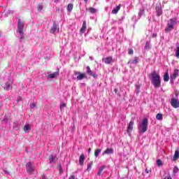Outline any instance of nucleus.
<instances>
[{
	"mask_svg": "<svg viewBox=\"0 0 179 179\" xmlns=\"http://www.w3.org/2000/svg\"><path fill=\"white\" fill-rule=\"evenodd\" d=\"M150 80L155 89H158L162 86V78L156 71H152L150 74Z\"/></svg>",
	"mask_w": 179,
	"mask_h": 179,
	"instance_id": "f257e3e1",
	"label": "nucleus"
},
{
	"mask_svg": "<svg viewBox=\"0 0 179 179\" xmlns=\"http://www.w3.org/2000/svg\"><path fill=\"white\" fill-rule=\"evenodd\" d=\"M148 125H149V120L148 118H144L141 122L138 124V130L140 134H145L148 131Z\"/></svg>",
	"mask_w": 179,
	"mask_h": 179,
	"instance_id": "f03ea898",
	"label": "nucleus"
},
{
	"mask_svg": "<svg viewBox=\"0 0 179 179\" xmlns=\"http://www.w3.org/2000/svg\"><path fill=\"white\" fill-rule=\"evenodd\" d=\"M24 27V22H23L21 19H18L17 32H18L20 34V41H22L23 38H24V35L23 34Z\"/></svg>",
	"mask_w": 179,
	"mask_h": 179,
	"instance_id": "7ed1b4c3",
	"label": "nucleus"
},
{
	"mask_svg": "<svg viewBox=\"0 0 179 179\" xmlns=\"http://www.w3.org/2000/svg\"><path fill=\"white\" fill-rule=\"evenodd\" d=\"M177 24V17L171 18L168 21L167 27L165 29L166 33H170L171 30H174V25Z\"/></svg>",
	"mask_w": 179,
	"mask_h": 179,
	"instance_id": "20e7f679",
	"label": "nucleus"
},
{
	"mask_svg": "<svg viewBox=\"0 0 179 179\" xmlns=\"http://www.w3.org/2000/svg\"><path fill=\"white\" fill-rule=\"evenodd\" d=\"M171 106L173 107V108H179V101L177 98H171Z\"/></svg>",
	"mask_w": 179,
	"mask_h": 179,
	"instance_id": "39448f33",
	"label": "nucleus"
},
{
	"mask_svg": "<svg viewBox=\"0 0 179 179\" xmlns=\"http://www.w3.org/2000/svg\"><path fill=\"white\" fill-rule=\"evenodd\" d=\"M179 76V70L177 69H175L173 70V73L170 76L171 82H173V80H176L177 78H178Z\"/></svg>",
	"mask_w": 179,
	"mask_h": 179,
	"instance_id": "423d86ee",
	"label": "nucleus"
},
{
	"mask_svg": "<svg viewBox=\"0 0 179 179\" xmlns=\"http://www.w3.org/2000/svg\"><path fill=\"white\" fill-rule=\"evenodd\" d=\"M57 31H59V27L58 26V24H57L56 22H54L53 25L50 29V33L52 34H54V33H57Z\"/></svg>",
	"mask_w": 179,
	"mask_h": 179,
	"instance_id": "0eeeda50",
	"label": "nucleus"
},
{
	"mask_svg": "<svg viewBox=\"0 0 179 179\" xmlns=\"http://www.w3.org/2000/svg\"><path fill=\"white\" fill-rule=\"evenodd\" d=\"M12 81L10 80H8L5 85L3 86L4 90H12Z\"/></svg>",
	"mask_w": 179,
	"mask_h": 179,
	"instance_id": "6e6552de",
	"label": "nucleus"
},
{
	"mask_svg": "<svg viewBox=\"0 0 179 179\" xmlns=\"http://www.w3.org/2000/svg\"><path fill=\"white\" fill-rule=\"evenodd\" d=\"M26 169L28 173H33L34 171V167H33V164L31 162L27 163Z\"/></svg>",
	"mask_w": 179,
	"mask_h": 179,
	"instance_id": "1a4fd4ad",
	"label": "nucleus"
},
{
	"mask_svg": "<svg viewBox=\"0 0 179 179\" xmlns=\"http://www.w3.org/2000/svg\"><path fill=\"white\" fill-rule=\"evenodd\" d=\"M103 62L106 64H110L111 62H114V59H113V57L109 56L108 57H105L102 59Z\"/></svg>",
	"mask_w": 179,
	"mask_h": 179,
	"instance_id": "9d476101",
	"label": "nucleus"
},
{
	"mask_svg": "<svg viewBox=\"0 0 179 179\" xmlns=\"http://www.w3.org/2000/svg\"><path fill=\"white\" fill-rule=\"evenodd\" d=\"M139 63V58L138 57H135L134 59H130L128 62V65H136Z\"/></svg>",
	"mask_w": 179,
	"mask_h": 179,
	"instance_id": "9b49d317",
	"label": "nucleus"
},
{
	"mask_svg": "<svg viewBox=\"0 0 179 179\" xmlns=\"http://www.w3.org/2000/svg\"><path fill=\"white\" fill-rule=\"evenodd\" d=\"M75 75H78L77 76L78 80H82L85 79V78H86L85 73H80V72H78V71H76Z\"/></svg>",
	"mask_w": 179,
	"mask_h": 179,
	"instance_id": "f8f14e48",
	"label": "nucleus"
},
{
	"mask_svg": "<svg viewBox=\"0 0 179 179\" xmlns=\"http://www.w3.org/2000/svg\"><path fill=\"white\" fill-rule=\"evenodd\" d=\"M87 73L90 75V76H92L93 78H97V75L96 74V73L92 71V70L90 69V66H87Z\"/></svg>",
	"mask_w": 179,
	"mask_h": 179,
	"instance_id": "ddd939ff",
	"label": "nucleus"
},
{
	"mask_svg": "<svg viewBox=\"0 0 179 179\" xmlns=\"http://www.w3.org/2000/svg\"><path fill=\"white\" fill-rule=\"evenodd\" d=\"M134 121H130L127 126V134H131L132 132V129H134Z\"/></svg>",
	"mask_w": 179,
	"mask_h": 179,
	"instance_id": "4468645a",
	"label": "nucleus"
},
{
	"mask_svg": "<svg viewBox=\"0 0 179 179\" xmlns=\"http://www.w3.org/2000/svg\"><path fill=\"white\" fill-rule=\"evenodd\" d=\"M156 13H157V16H162V14L163 13V10H162V6L158 5L156 6Z\"/></svg>",
	"mask_w": 179,
	"mask_h": 179,
	"instance_id": "2eb2a0df",
	"label": "nucleus"
},
{
	"mask_svg": "<svg viewBox=\"0 0 179 179\" xmlns=\"http://www.w3.org/2000/svg\"><path fill=\"white\" fill-rule=\"evenodd\" d=\"M59 76V71H55L53 73L49 74L48 78L50 79H54V78H57V76Z\"/></svg>",
	"mask_w": 179,
	"mask_h": 179,
	"instance_id": "dca6fc26",
	"label": "nucleus"
},
{
	"mask_svg": "<svg viewBox=\"0 0 179 179\" xmlns=\"http://www.w3.org/2000/svg\"><path fill=\"white\" fill-rule=\"evenodd\" d=\"M113 153H114V149L113 148H107L103 152V155H113Z\"/></svg>",
	"mask_w": 179,
	"mask_h": 179,
	"instance_id": "f3484780",
	"label": "nucleus"
},
{
	"mask_svg": "<svg viewBox=\"0 0 179 179\" xmlns=\"http://www.w3.org/2000/svg\"><path fill=\"white\" fill-rule=\"evenodd\" d=\"M120 9H121V5H119L117 6H116L115 8H113L112 10L113 15H117V13H118V11L120 10Z\"/></svg>",
	"mask_w": 179,
	"mask_h": 179,
	"instance_id": "a211bd4d",
	"label": "nucleus"
},
{
	"mask_svg": "<svg viewBox=\"0 0 179 179\" xmlns=\"http://www.w3.org/2000/svg\"><path fill=\"white\" fill-rule=\"evenodd\" d=\"M80 165L83 166V164L85 163V155L81 154L79 159Z\"/></svg>",
	"mask_w": 179,
	"mask_h": 179,
	"instance_id": "6ab92c4d",
	"label": "nucleus"
},
{
	"mask_svg": "<svg viewBox=\"0 0 179 179\" xmlns=\"http://www.w3.org/2000/svg\"><path fill=\"white\" fill-rule=\"evenodd\" d=\"M86 27H87V25H86V21H84L83 23V26L80 29V33H85V31H86Z\"/></svg>",
	"mask_w": 179,
	"mask_h": 179,
	"instance_id": "aec40b11",
	"label": "nucleus"
},
{
	"mask_svg": "<svg viewBox=\"0 0 179 179\" xmlns=\"http://www.w3.org/2000/svg\"><path fill=\"white\" fill-rule=\"evenodd\" d=\"M169 80H170V76H169V72L167 71L164 75V81L169 82Z\"/></svg>",
	"mask_w": 179,
	"mask_h": 179,
	"instance_id": "412c9836",
	"label": "nucleus"
},
{
	"mask_svg": "<svg viewBox=\"0 0 179 179\" xmlns=\"http://www.w3.org/2000/svg\"><path fill=\"white\" fill-rule=\"evenodd\" d=\"M13 129L19 131V122L15 121L13 122Z\"/></svg>",
	"mask_w": 179,
	"mask_h": 179,
	"instance_id": "4be33fe9",
	"label": "nucleus"
},
{
	"mask_svg": "<svg viewBox=\"0 0 179 179\" xmlns=\"http://www.w3.org/2000/svg\"><path fill=\"white\" fill-rule=\"evenodd\" d=\"M104 169H106V166H101L98 171L97 176H101V173H103V170H104Z\"/></svg>",
	"mask_w": 179,
	"mask_h": 179,
	"instance_id": "5701e85b",
	"label": "nucleus"
},
{
	"mask_svg": "<svg viewBox=\"0 0 179 179\" xmlns=\"http://www.w3.org/2000/svg\"><path fill=\"white\" fill-rule=\"evenodd\" d=\"M73 9V4L69 3L67 6V11L68 12H72V10Z\"/></svg>",
	"mask_w": 179,
	"mask_h": 179,
	"instance_id": "b1692460",
	"label": "nucleus"
},
{
	"mask_svg": "<svg viewBox=\"0 0 179 179\" xmlns=\"http://www.w3.org/2000/svg\"><path fill=\"white\" fill-rule=\"evenodd\" d=\"M176 58H179V43H176Z\"/></svg>",
	"mask_w": 179,
	"mask_h": 179,
	"instance_id": "393cba45",
	"label": "nucleus"
},
{
	"mask_svg": "<svg viewBox=\"0 0 179 179\" xmlns=\"http://www.w3.org/2000/svg\"><path fill=\"white\" fill-rule=\"evenodd\" d=\"M136 93L139 94L141 93V85H136Z\"/></svg>",
	"mask_w": 179,
	"mask_h": 179,
	"instance_id": "a878e982",
	"label": "nucleus"
},
{
	"mask_svg": "<svg viewBox=\"0 0 179 179\" xmlns=\"http://www.w3.org/2000/svg\"><path fill=\"white\" fill-rule=\"evenodd\" d=\"M156 119H157L158 121H162V120H163V114H162V113H158V114H157V115H156Z\"/></svg>",
	"mask_w": 179,
	"mask_h": 179,
	"instance_id": "bb28decb",
	"label": "nucleus"
},
{
	"mask_svg": "<svg viewBox=\"0 0 179 179\" xmlns=\"http://www.w3.org/2000/svg\"><path fill=\"white\" fill-rule=\"evenodd\" d=\"M101 152V150H100V149L95 150V151H94L95 157H99V155H100Z\"/></svg>",
	"mask_w": 179,
	"mask_h": 179,
	"instance_id": "cd10ccee",
	"label": "nucleus"
},
{
	"mask_svg": "<svg viewBox=\"0 0 179 179\" xmlns=\"http://www.w3.org/2000/svg\"><path fill=\"white\" fill-rule=\"evenodd\" d=\"M164 179H173V178H171V175H170V172L164 174Z\"/></svg>",
	"mask_w": 179,
	"mask_h": 179,
	"instance_id": "c85d7f7f",
	"label": "nucleus"
},
{
	"mask_svg": "<svg viewBox=\"0 0 179 179\" xmlns=\"http://www.w3.org/2000/svg\"><path fill=\"white\" fill-rule=\"evenodd\" d=\"M143 15H145V8H140L139 12H138V16H143Z\"/></svg>",
	"mask_w": 179,
	"mask_h": 179,
	"instance_id": "c756f323",
	"label": "nucleus"
},
{
	"mask_svg": "<svg viewBox=\"0 0 179 179\" xmlns=\"http://www.w3.org/2000/svg\"><path fill=\"white\" fill-rule=\"evenodd\" d=\"M30 129H31V127H30L29 126V124H26L24 127V131L25 133H27L28 131H30Z\"/></svg>",
	"mask_w": 179,
	"mask_h": 179,
	"instance_id": "7c9ffc66",
	"label": "nucleus"
},
{
	"mask_svg": "<svg viewBox=\"0 0 179 179\" xmlns=\"http://www.w3.org/2000/svg\"><path fill=\"white\" fill-rule=\"evenodd\" d=\"M92 166H93V162H91L88 163L87 168V171H91Z\"/></svg>",
	"mask_w": 179,
	"mask_h": 179,
	"instance_id": "2f4dec72",
	"label": "nucleus"
},
{
	"mask_svg": "<svg viewBox=\"0 0 179 179\" xmlns=\"http://www.w3.org/2000/svg\"><path fill=\"white\" fill-rule=\"evenodd\" d=\"M88 10L90 11V13H96L97 12V10L94 8L90 7L88 8Z\"/></svg>",
	"mask_w": 179,
	"mask_h": 179,
	"instance_id": "473e14b6",
	"label": "nucleus"
},
{
	"mask_svg": "<svg viewBox=\"0 0 179 179\" xmlns=\"http://www.w3.org/2000/svg\"><path fill=\"white\" fill-rule=\"evenodd\" d=\"M12 14H13V10H8V11H7V12H6L5 13H4V16L6 17H8V16H9V15H12Z\"/></svg>",
	"mask_w": 179,
	"mask_h": 179,
	"instance_id": "72a5a7b5",
	"label": "nucleus"
},
{
	"mask_svg": "<svg viewBox=\"0 0 179 179\" xmlns=\"http://www.w3.org/2000/svg\"><path fill=\"white\" fill-rule=\"evenodd\" d=\"M145 50H150V42L147 41L145 43Z\"/></svg>",
	"mask_w": 179,
	"mask_h": 179,
	"instance_id": "f704fd0d",
	"label": "nucleus"
},
{
	"mask_svg": "<svg viewBox=\"0 0 179 179\" xmlns=\"http://www.w3.org/2000/svg\"><path fill=\"white\" fill-rule=\"evenodd\" d=\"M178 171H179L178 167L174 166L173 170V176H176V174H177V173H178Z\"/></svg>",
	"mask_w": 179,
	"mask_h": 179,
	"instance_id": "c9c22d12",
	"label": "nucleus"
},
{
	"mask_svg": "<svg viewBox=\"0 0 179 179\" xmlns=\"http://www.w3.org/2000/svg\"><path fill=\"white\" fill-rule=\"evenodd\" d=\"M178 157H179V151L176 150L175 152V154H174V156H173V159H174V160H176V159H178Z\"/></svg>",
	"mask_w": 179,
	"mask_h": 179,
	"instance_id": "e433bc0d",
	"label": "nucleus"
},
{
	"mask_svg": "<svg viewBox=\"0 0 179 179\" xmlns=\"http://www.w3.org/2000/svg\"><path fill=\"white\" fill-rule=\"evenodd\" d=\"M157 165L158 166V167H162V166H163V162L161 161V159H157Z\"/></svg>",
	"mask_w": 179,
	"mask_h": 179,
	"instance_id": "4c0bfd02",
	"label": "nucleus"
},
{
	"mask_svg": "<svg viewBox=\"0 0 179 179\" xmlns=\"http://www.w3.org/2000/svg\"><path fill=\"white\" fill-rule=\"evenodd\" d=\"M49 159H50V163H54V155H51L50 156Z\"/></svg>",
	"mask_w": 179,
	"mask_h": 179,
	"instance_id": "58836bf2",
	"label": "nucleus"
},
{
	"mask_svg": "<svg viewBox=\"0 0 179 179\" xmlns=\"http://www.w3.org/2000/svg\"><path fill=\"white\" fill-rule=\"evenodd\" d=\"M42 10H43V5L39 4V5L38 6V12H41Z\"/></svg>",
	"mask_w": 179,
	"mask_h": 179,
	"instance_id": "ea45409f",
	"label": "nucleus"
},
{
	"mask_svg": "<svg viewBox=\"0 0 179 179\" xmlns=\"http://www.w3.org/2000/svg\"><path fill=\"white\" fill-rule=\"evenodd\" d=\"M128 54L129 55H132V54H134V50L129 49V51H128Z\"/></svg>",
	"mask_w": 179,
	"mask_h": 179,
	"instance_id": "a19ab883",
	"label": "nucleus"
},
{
	"mask_svg": "<svg viewBox=\"0 0 179 179\" xmlns=\"http://www.w3.org/2000/svg\"><path fill=\"white\" fill-rule=\"evenodd\" d=\"M66 107V103H63L60 105V108H65Z\"/></svg>",
	"mask_w": 179,
	"mask_h": 179,
	"instance_id": "79ce46f5",
	"label": "nucleus"
},
{
	"mask_svg": "<svg viewBox=\"0 0 179 179\" xmlns=\"http://www.w3.org/2000/svg\"><path fill=\"white\" fill-rule=\"evenodd\" d=\"M36 107V103H31L30 104V108H34Z\"/></svg>",
	"mask_w": 179,
	"mask_h": 179,
	"instance_id": "37998d69",
	"label": "nucleus"
},
{
	"mask_svg": "<svg viewBox=\"0 0 179 179\" xmlns=\"http://www.w3.org/2000/svg\"><path fill=\"white\" fill-rule=\"evenodd\" d=\"M22 96H18L17 99V103H19V101H22Z\"/></svg>",
	"mask_w": 179,
	"mask_h": 179,
	"instance_id": "c03bdc74",
	"label": "nucleus"
},
{
	"mask_svg": "<svg viewBox=\"0 0 179 179\" xmlns=\"http://www.w3.org/2000/svg\"><path fill=\"white\" fill-rule=\"evenodd\" d=\"M3 121H5L6 122H8V117L6 115L4 116Z\"/></svg>",
	"mask_w": 179,
	"mask_h": 179,
	"instance_id": "a18cd8bd",
	"label": "nucleus"
},
{
	"mask_svg": "<svg viewBox=\"0 0 179 179\" xmlns=\"http://www.w3.org/2000/svg\"><path fill=\"white\" fill-rule=\"evenodd\" d=\"M69 179H78V178H76L73 175L71 176Z\"/></svg>",
	"mask_w": 179,
	"mask_h": 179,
	"instance_id": "49530a36",
	"label": "nucleus"
},
{
	"mask_svg": "<svg viewBox=\"0 0 179 179\" xmlns=\"http://www.w3.org/2000/svg\"><path fill=\"white\" fill-rule=\"evenodd\" d=\"M156 37H157V34H152V38H156Z\"/></svg>",
	"mask_w": 179,
	"mask_h": 179,
	"instance_id": "de8ad7c7",
	"label": "nucleus"
},
{
	"mask_svg": "<svg viewBox=\"0 0 179 179\" xmlns=\"http://www.w3.org/2000/svg\"><path fill=\"white\" fill-rule=\"evenodd\" d=\"M59 173H64V170H62V168L59 169Z\"/></svg>",
	"mask_w": 179,
	"mask_h": 179,
	"instance_id": "09e8293b",
	"label": "nucleus"
},
{
	"mask_svg": "<svg viewBox=\"0 0 179 179\" xmlns=\"http://www.w3.org/2000/svg\"><path fill=\"white\" fill-rule=\"evenodd\" d=\"M90 152H92V148L88 149V153H90Z\"/></svg>",
	"mask_w": 179,
	"mask_h": 179,
	"instance_id": "8fccbe9b",
	"label": "nucleus"
},
{
	"mask_svg": "<svg viewBox=\"0 0 179 179\" xmlns=\"http://www.w3.org/2000/svg\"><path fill=\"white\" fill-rule=\"evenodd\" d=\"M114 92H115V93H117V92H118V90H117V88H115V89L114 90Z\"/></svg>",
	"mask_w": 179,
	"mask_h": 179,
	"instance_id": "3c124183",
	"label": "nucleus"
},
{
	"mask_svg": "<svg viewBox=\"0 0 179 179\" xmlns=\"http://www.w3.org/2000/svg\"><path fill=\"white\" fill-rule=\"evenodd\" d=\"M5 174H9V172H8L7 171H4Z\"/></svg>",
	"mask_w": 179,
	"mask_h": 179,
	"instance_id": "603ef678",
	"label": "nucleus"
},
{
	"mask_svg": "<svg viewBox=\"0 0 179 179\" xmlns=\"http://www.w3.org/2000/svg\"><path fill=\"white\" fill-rule=\"evenodd\" d=\"M145 173H147L148 174L149 171L148 169H145Z\"/></svg>",
	"mask_w": 179,
	"mask_h": 179,
	"instance_id": "864d4df0",
	"label": "nucleus"
},
{
	"mask_svg": "<svg viewBox=\"0 0 179 179\" xmlns=\"http://www.w3.org/2000/svg\"><path fill=\"white\" fill-rule=\"evenodd\" d=\"M85 1V2L86 3H87V1H89V0H84Z\"/></svg>",
	"mask_w": 179,
	"mask_h": 179,
	"instance_id": "5fc2aeb1",
	"label": "nucleus"
},
{
	"mask_svg": "<svg viewBox=\"0 0 179 179\" xmlns=\"http://www.w3.org/2000/svg\"><path fill=\"white\" fill-rule=\"evenodd\" d=\"M90 59H92V61H93V57H90Z\"/></svg>",
	"mask_w": 179,
	"mask_h": 179,
	"instance_id": "6e6d98bb",
	"label": "nucleus"
},
{
	"mask_svg": "<svg viewBox=\"0 0 179 179\" xmlns=\"http://www.w3.org/2000/svg\"><path fill=\"white\" fill-rule=\"evenodd\" d=\"M73 129H75V124L73 125Z\"/></svg>",
	"mask_w": 179,
	"mask_h": 179,
	"instance_id": "4d7b16f0",
	"label": "nucleus"
},
{
	"mask_svg": "<svg viewBox=\"0 0 179 179\" xmlns=\"http://www.w3.org/2000/svg\"><path fill=\"white\" fill-rule=\"evenodd\" d=\"M58 1H59V0H55V2L57 3V2H58Z\"/></svg>",
	"mask_w": 179,
	"mask_h": 179,
	"instance_id": "13d9d810",
	"label": "nucleus"
},
{
	"mask_svg": "<svg viewBox=\"0 0 179 179\" xmlns=\"http://www.w3.org/2000/svg\"><path fill=\"white\" fill-rule=\"evenodd\" d=\"M177 96H178V94H176V97H177Z\"/></svg>",
	"mask_w": 179,
	"mask_h": 179,
	"instance_id": "bf43d9fd",
	"label": "nucleus"
}]
</instances>
